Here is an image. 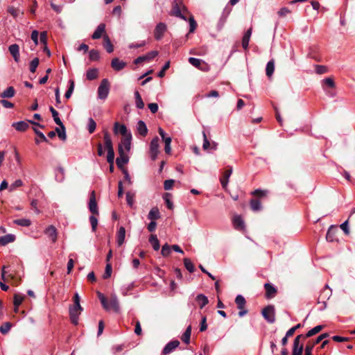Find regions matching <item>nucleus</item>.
Segmentation results:
<instances>
[{"instance_id": "nucleus-44", "label": "nucleus", "mask_w": 355, "mask_h": 355, "mask_svg": "<svg viewBox=\"0 0 355 355\" xmlns=\"http://www.w3.org/2000/svg\"><path fill=\"white\" fill-rule=\"evenodd\" d=\"M13 223L21 227H29L31 225V221L26 218L17 219L15 220Z\"/></svg>"}, {"instance_id": "nucleus-30", "label": "nucleus", "mask_w": 355, "mask_h": 355, "mask_svg": "<svg viewBox=\"0 0 355 355\" xmlns=\"http://www.w3.org/2000/svg\"><path fill=\"white\" fill-rule=\"evenodd\" d=\"M15 90L13 87L10 86L6 89H5L0 94V97L3 98H10L15 96Z\"/></svg>"}, {"instance_id": "nucleus-2", "label": "nucleus", "mask_w": 355, "mask_h": 355, "mask_svg": "<svg viewBox=\"0 0 355 355\" xmlns=\"http://www.w3.org/2000/svg\"><path fill=\"white\" fill-rule=\"evenodd\" d=\"M181 8H182L184 12L187 11V8L182 4V0H174L170 15L187 21V18L182 13Z\"/></svg>"}, {"instance_id": "nucleus-63", "label": "nucleus", "mask_w": 355, "mask_h": 355, "mask_svg": "<svg viewBox=\"0 0 355 355\" xmlns=\"http://www.w3.org/2000/svg\"><path fill=\"white\" fill-rule=\"evenodd\" d=\"M340 229L344 232V233L346 234V235H348L349 234V222H348V219L346 220L345 222H343L340 225Z\"/></svg>"}, {"instance_id": "nucleus-10", "label": "nucleus", "mask_w": 355, "mask_h": 355, "mask_svg": "<svg viewBox=\"0 0 355 355\" xmlns=\"http://www.w3.org/2000/svg\"><path fill=\"white\" fill-rule=\"evenodd\" d=\"M158 55L157 51H151L146 55L139 56L134 60L135 64H140L143 62H149L154 59Z\"/></svg>"}, {"instance_id": "nucleus-16", "label": "nucleus", "mask_w": 355, "mask_h": 355, "mask_svg": "<svg viewBox=\"0 0 355 355\" xmlns=\"http://www.w3.org/2000/svg\"><path fill=\"white\" fill-rule=\"evenodd\" d=\"M180 345V342L178 340H174L168 342L162 350L163 355H168L173 352Z\"/></svg>"}, {"instance_id": "nucleus-17", "label": "nucleus", "mask_w": 355, "mask_h": 355, "mask_svg": "<svg viewBox=\"0 0 355 355\" xmlns=\"http://www.w3.org/2000/svg\"><path fill=\"white\" fill-rule=\"evenodd\" d=\"M44 234L51 240L52 243H55L57 241V230L53 225L48 226L44 230Z\"/></svg>"}, {"instance_id": "nucleus-45", "label": "nucleus", "mask_w": 355, "mask_h": 355, "mask_svg": "<svg viewBox=\"0 0 355 355\" xmlns=\"http://www.w3.org/2000/svg\"><path fill=\"white\" fill-rule=\"evenodd\" d=\"M324 328L323 325H317L310 329L307 333L306 336H309V338L319 333Z\"/></svg>"}, {"instance_id": "nucleus-50", "label": "nucleus", "mask_w": 355, "mask_h": 355, "mask_svg": "<svg viewBox=\"0 0 355 355\" xmlns=\"http://www.w3.org/2000/svg\"><path fill=\"white\" fill-rule=\"evenodd\" d=\"M69 86L68 89L66 91L65 94H64V97L66 98H69L71 96L72 93H73V89H74V82H73V80H70L69 81Z\"/></svg>"}, {"instance_id": "nucleus-4", "label": "nucleus", "mask_w": 355, "mask_h": 355, "mask_svg": "<svg viewBox=\"0 0 355 355\" xmlns=\"http://www.w3.org/2000/svg\"><path fill=\"white\" fill-rule=\"evenodd\" d=\"M110 91V83L107 78L101 80L100 85L98 87V98L105 100L107 98Z\"/></svg>"}, {"instance_id": "nucleus-55", "label": "nucleus", "mask_w": 355, "mask_h": 355, "mask_svg": "<svg viewBox=\"0 0 355 355\" xmlns=\"http://www.w3.org/2000/svg\"><path fill=\"white\" fill-rule=\"evenodd\" d=\"M322 85H327L330 88H334L336 86L334 79L330 77L324 78L322 80Z\"/></svg>"}, {"instance_id": "nucleus-62", "label": "nucleus", "mask_w": 355, "mask_h": 355, "mask_svg": "<svg viewBox=\"0 0 355 355\" xmlns=\"http://www.w3.org/2000/svg\"><path fill=\"white\" fill-rule=\"evenodd\" d=\"M23 185V182L18 179L16 180L12 184H10L9 189L10 191H14L16 188L19 187Z\"/></svg>"}, {"instance_id": "nucleus-9", "label": "nucleus", "mask_w": 355, "mask_h": 355, "mask_svg": "<svg viewBox=\"0 0 355 355\" xmlns=\"http://www.w3.org/2000/svg\"><path fill=\"white\" fill-rule=\"evenodd\" d=\"M188 60L191 65L201 71H206L208 70L209 67L205 63V62L201 59L190 57Z\"/></svg>"}, {"instance_id": "nucleus-14", "label": "nucleus", "mask_w": 355, "mask_h": 355, "mask_svg": "<svg viewBox=\"0 0 355 355\" xmlns=\"http://www.w3.org/2000/svg\"><path fill=\"white\" fill-rule=\"evenodd\" d=\"M132 135H128V137H123L119 144V148L121 147L123 149L124 152L128 153L131 148Z\"/></svg>"}, {"instance_id": "nucleus-51", "label": "nucleus", "mask_w": 355, "mask_h": 355, "mask_svg": "<svg viewBox=\"0 0 355 355\" xmlns=\"http://www.w3.org/2000/svg\"><path fill=\"white\" fill-rule=\"evenodd\" d=\"M96 128V123L92 118H89L88 120L87 130L88 132L92 134L93 133Z\"/></svg>"}, {"instance_id": "nucleus-31", "label": "nucleus", "mask_w": 355, "mask_h": 355, "mask_svg": "<svg viewBox=\"0 0 355 355\" xmlns=\"http://www.w3.org/2000/svg\"><path fill=\"white\" fill-rule=\"evenodd\" d=\"M160 218V213L157 207H153L152 208L148 214V218L149 220H151L153 221H155L157 219H159Z\"/></svg>"}, {"instance_id": "nucleus-15", "label": "nucleus", "mask_w": 355, "mask_h": 355, "mask_svg": "<svg viewBox=\"0 0 355 355\" xmlns=\"http://www.w3.org/2000/svg\"><path fill=\"white\" fill-rule=\"evenodd\" d=\"M114 132L115 134L120 133L123 137H128V135H132L131 132L128 130L124 124H119V122H116L114 124Z\"/></svg>"}, {"instance_id": "nucleus-18", "label": "nucleus", "mask_w": 355, "mask_h": 355, "mask_svg": "<svg viewBox=\"0 0 355 355\" xmlns=\"http://www.w3.org/2000/svg\"><path fill=\"white\" fill-rule=\"evenodd\" d=\"M126 64L125 62L119 60L118 58H114L111 61V67L116 71L122 70Z\"/></svg>"}, {"instance_id": "nucleus-28", "label": "nucleus", "mask_w": 355, "mask_h": 355, "mask_svg": "<svg viewBox=\"0 0 355 355\" xmlns=\"http://www.w3.org/2000/svg\"><path fill=\"white\" fill-rule=\"evenodd\" d=\"M103 139H104L105 146L107 150V151L114 150L112 141L111 137L110 136V134L107 132H104Z\"/></svg>"}, {"instance_id": "nucleus-48", "label": "nucleus", "mask_w": 355, "mask_h": 355, "mask_svg": "<svg viewBox=\"0 0 355 355\" xmlns=\"http://www.w3.org/2000/svg\"><path fill=\"white\" fill-rule=\"evenodd\" d=\"M184 264L186 269L189 272H193L194 271V270H195L194 266H193V263L191 262V261L189 258L184 259Z\"/></svg>"}, {"instance_id": "nucleus-3", "label": "nucleus", "mask_w": 355, "mask_h": 355, "mask_svg": "<svg viewBox=\"0 0 355 355\" xmlns=\"http://www.w3.org/2000/svg\"><path fill=\"white\" fill-rule=\"evenodd\" d=\"M332 295V291L327 284L320 291V295L318 298V304H323V307H319L318 310L322 311L327 307V301L331 297Z\"/></svg>"}, {"instance_id": "nucleus-42", "label": "nucleus", "mask_w": 355, "mask_h": 355, "mask_svg": "<svg viewBox=\"0 0 355 355\" xmlns=\"http://www.w3.org/2000/svg\"><path fill=\"white\" fill-rule=\"evenodd\" d=\"M275 71V62L273 60H270L268 62L266 67V73L270 77L272 75Z\"/></svg>"}, {"instance_id": "nucleus-5", "label": "nucleus", "mask_w": 355, "mask_h": 355, "mask_svg": "<svg viewBox=\"0 0 355 355\" xmlns=\"http://www.w3.org/2000/svg\"><path fill=\"white\" fill-rule=\"evenodd\" d=\"M28 123L33 124L35 125L39 126L41 128H44V126L43 125H41L40 123L35 122L34 121H32V120H28V122H26L24 121L13 122L12 123V127L15 128L17 131L24 132L29 128Z\"/></svg>"}, {"instance_id": "nucleus-58", "label": "nucleus", "mask_w": 355, "mask_h": 355, "mask_svg": "<svg viewBox=\"0 0 355 355\" xmlns=\"http://www.w3.org/2000/svg\"><path fill=\"white\" fill-rule=\"evenodd\" d=\"M164 142L165 144L164 150H165L166 153H167V154L171 153V137H168L167 139H164Z\"/></svg>"}, {"instance_id": "nucleus-53", "label": "nucleus", "mask_w": 355, "mask_h": 355, "mask_svg": "<svg viewBox=\"0 0 355 355\" xmlns=\"http://www.w3.org/2000/svg\"><path fill=\"white\" fill-rule=\"evenodd\" d=\"M24 300V296L20 294H15L14 296V306L16 309L22 303Z\"/></svg>"}, {"instance_id": "nucleus-19", "label": "nucleus", "mask_w": 355, "mask_h": 355, "mask_svg": "<svg viewBox=\"0 0 355 355\" xmlns=\"http://www.w3.org/2000/svg\"><path fill=\"white\" fill-rule=\"evenodd\" d=\"M8 51L11 55L12 56L14 60L16 62L19 61L20 54H19V46L17 44H13L9 46Z\"/></svg>"}, {"instance_id": "nucleus-32", "label": "nucleus", "mask_w": 355, "mask_h": 355, "mask_svg": "<svg viewBox=\"0 0 355 355\" xmlns=\"http://www.w3.org/2000/svg\"><path fill=\"white\" fill-rule=\"evenodd\" d=\"M149 243L151 244L154 250L157 251L160 248L159 241L155 234H151L149 238Z\"/></svg>"}, {"instance_id": "nucleus-25", "label": "nucleus", "mask_w": 355, "mask_h": 355, "mask_svg": "<svg viewBox=\"0 0 355 355\" xmlns=\"http://www.w3.org/2000/svg\"><path fill=\"white\" fill-rule=\"evenodd\" d=\"M15 236L12 234H8L0 237V245L5 246L7 244L15 241Z\"/></svg>"}, {"instance_id": "nucleus-46", "label": "nucleus", "mask_w": 355, "mask_h": 355, "mask_svg": "<svg viewBox=\"0 0 355 355\" xmlns=\"http://www.w3.org/2000/svg\"><path fill=\"white\" fill-rule=\"evenodd\" d=\"M89 58L91 61H97L100 58L98 51L96 49H91L89 51Z\"/></svg>"}, {"instance_id": "nucleus-40", "label": "nucleus", "mask_w": 355, "mask_h": 355, "mask_svg": "<svg viewBox=\"0 0 355 355\" xmlns=\"http://www.w3.org/2000/svg\"><path fill=\"white\" fill-rule=\"evenodd\" d=\"M135 286V282L123 285L121 288V294L124 296L127 295L130 291H131Z\"/></svg>"}, {"instance_id": "nucleus-13", "label": "nucleus", "mask_w": 355, "mask_h": 355, "mask_svg": "<svg viewBox=\"0 0 355 355\" xmlns=\"http://www.w3.org/2000/svg\"><path fill=\"white\" fill-rule=\"evenodd\" d=\"M263 287L266 291L265 297L266 299L273 298L276 295L277 289L274 285L270 283H266Z\"/></svg>"}, {"instance_id": "nucleus-34", "label": "nucleus", "mask_w": 355, "mask_h": 355, "mask_svg": "<svg viewBox=\"0 0 355 355\" xmlns=\"http://www.w3.org/2000/svg\"><path fill=\"white\" fill-rule=\"evenodd\" d=\"M103 40H104L103 46H104L105 49H106L107 52L109 53H112L114 51V46H113L109 37L107 35H105L103 36Z\"/></svg>"}, {"instance_id": "nucleus-26", "label": "nucleus", "mask_w": 355, "mask_h": 355, "mask_svg": "<svg viewBox=\"0 0 355 355\" xmlns=\"http://www.w3.org/2000/svg\"><path fill=\"white\" fill-rule=\"evenodd\" d=\"M196 300L199 304L200 309L204 308L209 303L207 297L201 293L196 296Z\"/></svg>"}, {"instance_id": "nucleus-36", "label": "nucleus", "mask_w": 355, "mask_h": 355, "mask_svg": "<svg viewBox=\"0 0 355 355\" xmlns=\"http://www.w3.org/2000/svg\"><path fill=\"white\" fill-rule=\"evenodd\" d=\"M55 180L62 182L64 179V170L62 167L59 166L55 170Z\"/></svg>"}, {"instance_id": "nucleus-35", "label": "nucleus", "mask_w": 355, "mask_h": 355, "mask_svg": "<svg viewBox=\"0 0 355 355\" xmlns=\"http://www.w3.org/2000/svg\"><path fill=\"white\" fill-rule=\"evenodd\" d=\"M235 303L238 309H243L245 306L246 301L243 295H238L235 298Z\"/></svg>"}, {"instance_id": "nucleus-64", "label": "nucleus", "mask_w": 355, "mask_h": 355, "mask_svg": "<svg viewBox=\"0 0 355 355\" xmlns=\"http://www.w3.org/2000/svg\"><path fill=\"white\" fill-rule=\"evenodd\" d=\"M174 184V180L172 179L166 180L164 182V189L166 191L172 189Z\"/></svg>"}, {"instance_id": "nucleus-38", "label": "nucleus", "mask_w": 355, "mask_h": 355, "mask_svg": "<svg viewBox=\"0 0 355 355\" xmlns=\"http://www.w3.org/2000/svg\"><path fill=\"white\" fill-rule=\"evenodd\" d=\"M86 77L89 80H95L98 77V69L96 68L89 69L86 72Z\"/></svg>"}, {"instance_id": "nucleus-22", "label": "nucleus", "mask_w": 355, "mask_h": 355, "mask_svg": "<svg viewBox=\"0 0 355 355\" xmlns=\"http://www.w3.org/2000/svg\"><path fill=\"white\" fill-rule=\"evenodd\" d=\"M125 237V229L124 227H120L116 233V243L119 246L123 244Z\"/></svg>"}, {"instance_id": "nucleus-11", "label": "nucleus", "mask_w": 355, "mask_h": 355, "mask_svg": "<svg viewBox=\"0 0 355 355\" xmlns=\"http://www.w3.org/2000/svg\"><path fill=\"white\" fill-rule=\"evenodd\" d=\"M88 208L90 212L94 215H98L99 211L98 209V205L96 200L95 191H92L90 193L89 201L88 204Z\"/></svg>"}, {"instance_id": "nucleus-59", "label": "nucleus", "mask_w": 355, "mask_h": 355, "mask_svg": "<svg viewBox=\"0 0 355 355\" xmlns=\"http://www.w3.org/2000/svg\"><path fill=\"white\" fill-rule=\"evenodd\" d=\"M11 328V324L10 322H6L0 327V332L2 334H7Z\"/></svg>"}, {"instance_id": "nucleus-41", "label": "nucleus", "mask_w": 355, "mask_h": 355, "mask_svg": "<svg viewBox=\"0 0 355 355\" xmlns=\"http://www.w3.org/2000/svg\"><path fill=\"white\" fill-rule=\"evenodd\" d=\"M250 207L254 211H258L261 209V203L260 200L256 199H252L250 200Z\"/></svg>"}, {"instance_id": "nucleus-24", "label": "nucleus", "mask_w": 355, "mask_h": 355, "mask_svg": "<svg viewBox=\"0 0 355 355\" xmlns=\"http://www.w3.org/2000/svg\"><path fill=\"white\" fill-rule=\"evenodd\" d=\"M338 231L337 227L331 225L327 232L326 239L327 241L333 242L336 240V234Z\"/></svg>"}, {"instance_id": "nucleus-27", "label": "nucleus", "mask_w": 355, "mask_h": 355, "mask_svg": "<svg viewBox=\"0 0 355 355\" xmlns=\"http://www.w3.org/2000/svg\"><path fill=\"white\" fill-rule=\"evenodd\" d=\"M233 224L236 230H243L245 227V223L241 216H236L233 218Z\"/></svg>"}, {"instance_id": "nucleus-8", "label": "nucleus", "mask_w": 355, "mask_h": 355, "mask_svg": "<svg viewBox=\"0 0 355 355\" xmlns=\"http://www.w3.org/2000/svg\"><path fill=\"white\" fill-rule=\"evenodd\" d=\"M159 153V138L154 137L150 144V157L153 160H155Z\"/></svg>"}, {"instance_id": "nucleus-39", "label": "nucleus", "mask_w": 355, "mask_h": 355, "mask_svg": "<svg viewBox=\"0 0 355 355\" xmlns=\"http://www.w3.org/2000/svg\"><path fill=\"white\" fill-rule=\"evenodd\" d=\"M135 105L138 109H143L144 107V103L141 96L138 91L135 92Z\"/></svg>"}, {"instance_id": "nucleus-49", "label": "nucleus", "mask_w": 355, "mask_h": 355, "mask_svg": "<svg viewBox=\"0 0 355 355\" xmlns=\"http://www.w3.org/2000/svg\"><path fill=\"white\" fill-rule=\"evenodd\" d=\"M40 60L38 58H35L30 62L29 70L31 73H35L36 71L37 67H38Z\"/></svg>"}, {"instance_id": "nucleus-61", "label": "nucleus", "mask_w": 355, "mask_h": 355, "mask_svg": "<svg viewBox=\"0 0 355 355\" xmlns=\"http://www.w3.org/2000/svg\"><path fill=\"white\" fill-rule=\"evenodd\" d=\"M8 12L10 13L14 18H17L19 14V9L15 8L14 6H8Z\"/></svg>"}, {"instance_id": "nucleus-6", "label": "nucleus", "mask_w": 355, "mask_h": 355, "mask_svg": "<svg viewBox=\"0 0 355 355\" xmlns=\"http://www.w3.org/2000/svg\"><path fill=\"white\" fill-rule=\"evenodd\" d=\"M263 318L270 324L275 322V309L273 305H268L261 311Z\"/></svg>"}, {"instance_id": "nucleus-43", "label": "nucleus", "mask_w": 355, "mask_h": 355, "mask_svg": "<svg viewBox=\"0 0 355 355\" xmlns=\"http://www.w3.org/2000/svg\"><path fill=\"white\" fill-rule=\"evenodd\" d=\"M304 345L293 344L292 355H302Z\"/></svg>"}, {"instance_id": "nucleus-57", "label": "nucleus", "mask_w": 355, "mask_h": 355, "mask_svg": "<svg viewBox=\"0 0 355 355\" xmlns=\"http://www.w3.org/2000/svg\"><path fill=\"white\" fill-rule=\"evenodd\" d=\"M89 222L92 225V231L96 232V227L98 225V219L94 214L89 216Z\"/></svg>"}, {"instance_id": "nucleus-52", "label": "nucleus", "mask_w": 355, "mask_h": 355, "mask_svg": "<svg viewBox=\"0 0 355 355\" xmlns=\"http://www.w3.org/2000/svg\"><path fill=\"white\" fill-rule=\"evenodd\" d=\"M315 345L309 341L304 347V355H313V349Z\"/></svg>"}, {"instance_id": "nucleus-60", "label": "nucleus", "mask_w": 355, "mask_h": 355, "mask_svg": "<svg viewBox=\"0 0 355 355\" xmlns=\"http://www.w3.org/2000/svg\"><path fill=\"white\" fill-rule=\"evenodd\" d=\"M202 136H203L202 148L204 150H207L210 147L211 143L208 140L206 132L205 131L202 132Z\"/></svg>"}, {"instance_id": "nucleus-20", "label": "nucleus", "mask_w": 355, "mask_h": 355, "mask_svg": "<svg viewBox=\"0 0 355 355\" xmlns=\"http://www.w3.org/2000/svg\"><path fill=\"white\" fill-rule=\"evenodd\" d=\"M105 31V24L103 23L100 24L96 30L94 31V33L92 35V38L93 40H97L102 37L103 33Z\"/></svg>"}, {"instance_id": "nucleus-54", "label": "nucleus", "mask_w": 355, "mask_h": 355, "mask_svg": "<svg viewBox=\"0 0 355 355\" xmlns=\"http://www.w3.org/2000/svg\"><path fill=\"white\" fill-rule=\"evenodd\" d=\"M171 247L167 243L164 244L161 250V254L164 257H167L171 254Z\"/></svg>"}, {"instance_id": "nucleus-56", "label": "nucleus", "mask_w": 355, "mask_h": 355, "mask_svg": "<svg viewBox=\"0 0 355 355\" xmlns=\"http://www.w3.org/2000/svg\"><path fill=\"white\" fill-rule=\"evenodd\" d=\"M189 33H193L197 27V23L193 16L189 17Z\"/></svg>"}, {"instance_id": "nucleus-7", "label": "nucleus", "mask_w": 355, "mask_h": 355, "mask_svg": "<svg viewBox=\"0 0 355 355\" xmlns=\"http://www.w3.org/2000/svg\"><path fill=\"white\" fill-rule=\"evenodd\" d=\"M119 151V157L116 159V164L117 167L121 170L125 169L123 168L124 164H126L129 162V157L124 152L123 149H121V147L118 148Z\"/></svg>"}, {"instance_id": "nucleus-12", "label": "nucleus", "mask_w": 355, "mask_h": 355, "mask_svg": "<svg viewBox=\"0 0 355 355\" xmlns=\"http://www.w3.org/2000/svg\"><path fill=\"white\" fill-rule=\"evenodd\" d=\"M167 26L166 24L163 22L158 23L154 30V37L156 40H160L162 39L164 34L166 31Z\"/></svg>"}, {"instance_id": "nucleus-33", "label": "nucleus", "mask_w": 355, "mask_h": 355, "mask_svg": "<svg viewBox=\"0 0 355 355\" xmlns=\"http://www.w3.org/2000/svg\"><path fill=\"white\" fill-rule=\"evenodd\" d=\"M191 329V325H189L181 337V340H182V342H184L186 344H189L190 343Z\"/></svg>"}, {"instance_id": "nucleus-23", "label": "nucleus", "mask_w": 355, "mask_h": 355, "mask_svg": "<svg viewBox=\"0 0 355 355\" xmlns=\"http://www.w3.org/2000/svg\"><path fill=\"white\" fill-rule=\"evenodd\" d=\"M232 168H230L229 169L226 170L223 173V177L220 180L221 186L224 189H225L227 186V184L229 182V178L230 177V175H232Z\"/></svg>"}, {"instance_id": "nucleus-37", "label": "nucleus", "mask_w": 355, "mask_h": 355, "mask_svg": "<svg viewBox=\"0 0 355 355\" xmlns=\"http://www.w3.org/2000/svg\"><path fill=\"white\" fill-rule=\"evenodd\" d=\"M225 10H223V12L221 15V17H220V18L218 21V25H217L218 30H221L223 28V27L227 20V18L230 13V10H229L227 11V14H225Z\"/></svg>"}, {"instance_id": "nucleus-1", "label": "nucleus", "mask_w": 355, "mask_h": 355, "mask_svg": "<svg viewBox=\"0 0 355 355\" xmlns=\"http://www.w3.org/2000/svg\"><path fill=\"white\" fill-rule=\"evenodd\" d=\"M98 297L103 307V309L110 311L112 310L114 313H119L121 311L119 301L117 296L115 294L111 295L110 300L108 301L105 295L101 292L97 293Z\"/></svg>"}, {"instance_id": "nucleus-21", "label": "nucleus", "mask_w": 355, "mask_h": 355, "mask_svg": "<svg viewBox=\"0 0 355 355\" xmlns=\"http://www.w3.org/2000/svg\"><path fill=\"white\" fill-rule=\"evenodd\" d=\"M69 312L71 322L75 325L78 324L79 315L80 314L81 311L69 307Z\"/></svg>"}, {"instance_id": "nucleus-47", "label": "nucleus", "mask_w": 355, "mask_h": 355, "mask_svg": "<svg viewBox=\"0 0 355 355\" xmlns=\"http://www.w3.org/2000/svg\"><path fill=\"white\" fill-rule=\"evenodd\" d=\"M171 194L169 193H166L163 196V199H164V202H166L167 207L169 209H172L173 207V204L172 201L171 200Z\"/></svg>"}, {"instance_id": "nucleus-29", "label": "nucleus", "mask_w": 355, "mask_h": 355, "mask_svg": "<svg viewBox=\"0 0 355 355\" xmlns=\"http://www.w3.org/2000/svg\"><path fill=\"white\" fill-rule=\"evenodd\" d=\"M137 129L140 135L145 137L148 133V128L146 123L140 120L137 123Z\"/></svg>"}]
</instances>
